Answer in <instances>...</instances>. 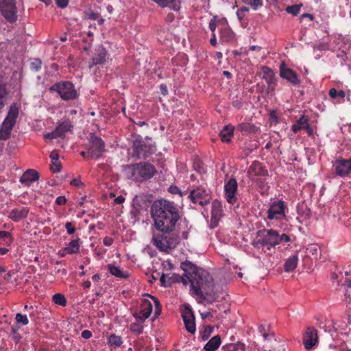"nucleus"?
I'll use <instances>...</instances> for the list:
<instances>
[{
  "mask_svg": "<svg viewBox=\"0 0 351 351\" xmlns=\"http://www.w3.org/2000/svg\"><path fill=\"white\" fill-rule=\"evenodd\" d=\"M151 214L155 227L163 232L173 231L180 219L178 209L175 204L165 199L155 201L151 208Z\"/></svg>",
  "mask_w": 351,
  "mask_h": 351,
  "instance_id": "f257e3e1",
  "label": "nucleus"
},
{
  "mask_svg": "<svg viewBox=\"0 0 351 351\" xmlns=\"http://www.w3.org/2000/svg\"><path fill=\"white\" fill-rule=\"evenodd\" d=\"M184 271L191 284L190 291L192 295L204 297L210 302L215 300L213 280L207 271L193 265L190 271L184 269Z\"/></svg>",
  "mask_w": 351,
  "mask_h": 351,
  "instance_id": "f03ea898",
  "label": "nucleus"
},
{
  "mask_svg": "<svg viewBox=\"0 0 351 351\" xmlns=\"http://www.w3.org/2000/svg\"><path fill=\"white\" fill-rule=\"evenodd\" d=\"M128 178L142 182L152 178L156 173L154 166L148 162H140L128 165L124 169Z\"/></svg>",
  "mask_w": 351,
  "mask_h": 351,
  "instance_id": "7ed1b4c3",
  "label": "nucleus"
},
{
  "mask_svg": "<svg viewBox=\"0 0 351 351\" xmlns=\"http://www.w3.org/2000/svg\"><path fill=\"white\" fill-rule=\"evenodd\" d=\"M290 240L289 237L286 234H280L276 230L269 229L265 230L262 233V237L258 243L261 244L263 249L270 250L281 243H287Z\"/></svg>",
  "mask_w": 351,
  "mask_h": 351,
  "instance_id": "20e7f679",
  "label": "nucleus"
},
{
  "mask_svg": "<svg viewBox=\"0 0 351 351\" xmlns=\"http://www.w3.org/2000/svg\"><path fill=\"white\" fill-rule=\"evenodd\" d=\"M20 107L17 104H12L9 108L8 112L0 125V139L7 140L9 138L11 132L16 122L19 114Z\"/></svg>",
  "mask_w": 351,
  "mask_h": 351,
  "instance_id": "39448f33",
  "label": "nucleus"
},
{
  "mask_svg": "<svg viewBox=\"0 0 351 351\" xmlns=\"http://www.w3.org/2000/svg\"><path fill=\"white\" fill-rule=\"evenodd\" d=\"M133 148L138 158H147L155 152L153 141L149 138L143 139L137 136L133 142Z\"/></svg>",
  "mask_w": 351,
  "mask_h": 351,
  "instance_id": "423d86ee",
  "label": "nucleus"
},
{
  "mask_svg": "<svg viewBox=\"0 0 351 351\" xmlns=\"http://www.w3.org/2000/svg\"><path fill=\"white\" fill-rule=\"evenodd\" d=\"M51 90L58 93L64 100L74 99L77 97V93L74 88L73 84L69 82H62L51 86Z\"/></svg>",
  "mask_w": 351,
  "mask_h": 351,
  "instance_id": "0eeeda50",
  "label": "nucleus"
},
{
  "mask_svg": "<svg viewBox=\"0 0 351 351\" xmlns=\"http://www.w3.org/2000/svg\"><path fill=\"white\" fill-rule=\"evenodd\" d=\"M152 242L159 250L162 252H168L173 249L177 244V240L173 237L160 234L154 235Z\"/></svg>",
  "mask_w": 351,
  "mask_h": 351,
  "instance_id": "6e6552de",
  "label": "nucleus"
},
{
  "mask_svg": "<svg viewBox=\"0 0 351 351\" xmlns=\"http://www.w3.org/2000/svg\"><path fill=\"white\" fill-rule=\"evenodd\" d=\"M0 11L11 23L17 20V11L14 0H0Z\"/></svg>",
  "mask_w": 351,
  "mask_h": 351,
  "instance_id": "1a4fd4ad",
  "label": "nucleus"
},
{
  "mask_svg": "<svg viewBox=\"0 0 351 351\" xmlns=\"http://www.w3.org/2000/svg\"><path fill=\"white\" fill-rule=\"evenodd\" d=\"M286 208L283 201L273 202L267 210V219L269 220H282L285 219Z\"/></svg>",
  "mask_w": 351,
  "mask_h": 351,
  "instance_id": "9d476101",
  "label": "nucleus"
},
{
  "mask_svg": "<svg viewBox=\"0 0 351 351\" xmlns=\"http://www.w3.org/2000/svg\"><path fill=\"white\" fill-rule=\"evenodd\" d=\"M89 143L90 145L88 149V154L90 155L91 158L97 159L105 151L104 143L101 138L93 134L90 136Z\"/></svg>",
  "mask_w": 351,
  "mask_h": 351,
  "instance_id": "9b49d317",
  "label": "nucleus"
},
{
  "mask_svg": "<svg viewBox=\"0 0 351 351\" xmlns=\"http://www.w3.org/2000/svg\"><path fill=\"white\" fill-rule=\"evenodd\" d=\"M193 204L204 206L209 202V193L203 187H197L191 191L189 196Z\"/></svg>",
  "mask_w": 351,
  "mask_h": 351,
  "instance_id": "f8f14e48",
  "label": "nucleus"
},
{
  "mask_svg": "<svg viewBox=\"0 0 351 351\" xmlns=\"http://www.w3.org/2000/svg\"><path fill=\"white\" fill-rule=\"evenodd\" d=\"M333 167L337 176L345 177L351 173V158L349 160H337L333 163Z\"/></svg>",
  "mask_w": 351,
  "mask_h": 351,
  "instance_id": "ddd939ff",
  "label": "nucleus"
},
{
  "mask_svg": "<svg viewBox=\"0 0 351 351\" xmlns=\"http://www.w3.org/2000/svg\"><path fill=\"white\" fill-rule=\"evenodd\" d=\"M153 311V304L149 299H143L139 312L135 314L137 321L144 322L151 315Z\"/></svg>",
  "mask_w": 351,
  "mask_h": 351,
  "instance_id": "4468645a",
  "label": "nucleus"
},
{
  "mask_svg": "<svg viewBox=\"0 0 351 351\" xmlns=\"http://www.w3.org/2000/svg\"><path fill=\"white\" fill-rule=\"evenodd\" d=\"M318 341L317 331L313 327H308L303 336V343L306 350H311Z\"/></svg>",
  "mask_w": 351,
  "mask_h": 351,
  "instance_id": "2eb2a0df",
  "label": "nucleus"
},
{
  "mask_svg": "<svg viewBox=\"0 0 351 351\" xmlns=\"http://www.w3.org/2000/svg\"><path fill=\"white\" fill-rule=\"evenodd\" d=\"M182 318L186 330L191 334H194L196 331L195 317L189 306H185L182 312Z\"/></svg>",
  "mask_w": 351,
  "mask_h": 351,
  "instance_id": "dca6fc26",
  "label": "nucleus"
},
{
  "mask_svg": "<svg viewBox=\"0 0 351 351\" xmlns=\"http://www.w3.org/2000/svg\"><path fill=\"white\" fill-rule=\"evenodd\" d=\"M29 213V208L25 206H19L11 209L8 217L14 222H19L25 219Z\"/></svg>",
  "mask_w": 351,
  "mask_h": 351,
  "instance_id": "f3484780",
  "label": "nucleus"
},
{
  "mask_svg": "<svg viewBox=\"0 0 351 351\" xmlns=\"http://www.w3.org/2000/svg\"><path fill=\"white\" fill-rule=\"evenodd\" d=\"M280 75L293 85H297L300 83L297 74L292 69L287 66L285 63H282L280 65Z\"/></svg>",
  "mask_w": 351,
  "mask_h": 351,
  "instance_id": "a211bd4d",
  "label": "nucleus"
},
{
  "mask_svg": "<svg viewBox=\"0 0 351 351\" xmlns=\"http://www.w3.org/2000/svg\"><path fill=\"white\" fill-rule=\"evenodd\" d=\"M225 195L226 200L233 204L236 201V193L237 191V182L235 179H230L225 184Z\"/></svg>",
  "mask_w": 351,
  "mask_h": 351,
  "instance_id": "6ab92c4d",
  "label": "nucleus"
},
{
  "mask_svg": "<svg viewBox=\"0 0 351 351\" xmlns=\"http://www.w3.org/2000/svg\"><path fill=\"white\" fill-rule=\"evenodd\" d=\"M80 239L77 238L71 240L68 245L60 250L59 254L61 256H65L68 254H77L80 247Z\"/></svg>",
  "mask_w": 351,
  "mask_h": 351,
  "instance_id": "aec40b11",
  "label": "nucleus"
},
{
  "mask_svg": "<svg viewBox=\"0 0 351 351\" xmlns=\"http://www.w3.org/2000/svg\"><path fill=\"white\" fill-rule=\"evenodd\" d=\"M223 215L222 204L221 202L215 200L212 203L211 223L216 226Z\"/></svg>",
  "mask_w": 351,
  "mask_h": 351,
  "instance_id": "412c9836",
  "label": "nucleus"
},
{
  "mask_svg": "<svg viewBox=\"0 0 351 351\" xmlns=\"http://www.w3.org/2000/svg\"><path fill=\"white\" fill-rule=\"evenodd\" d=\"M38 179V174L34 169L27 170L20 178V182L25 186H29L33 182Z\"/></svg>",
  "mask_w": 351,
  "mask_h": 351,
  "instance_id": "4be33fe9",
  "label": "nucleus"
},
{
  "mask_svg": "<svg viewBox=\"0 0 351 351\" xmlns=\"http://www.w3.org/2000/svg\"><path fill=\"white\" fill-rule=\"evenodd\" d=\"M107 267L108 271L112 276L121 279H126L129 278V273L119 266L114 264H109Z\"/></svg>",
  "mask_w": 351,
  "mask_h": 351,
  "instance_id": "5701e85b",
  "label": "nucleus"
},
{
  "mask_svg": "<svg viewBox=\"0 0 351 351\" xmlns=\"http://www.w3.org/2000/svg\"><path fill=\"white\" fill-rule=\"evenodd\" d=\"M266 173L267 171L257 161L253 162L248 170V175L251 179H254L256 176H265Z\"/></svg>",
  "mask_w": 351,
  "mask_h": 351,
  "instance_id": "b1692460",
  "label": "nucleus"
},
{
  "mask_svg": "<svg viewBox=\"0 0 351 351\" xmlns=\"http://www.w3.org/2000/svg\"><path fill=\"white\" fill-rule=\"evenodd\" d=\"M158 5L162 8L168 7L170 9L178 11L180 8V3L179 0H152Z\"/></svg>",
  "mask_w": 351,
  "mask_h": 351,
  "instance_id": "393cba45",
  "label": "nucleus"
},
{
  "mask_svg": "<svg viewBox=\"0 0 351 351\" xmlns=\"http://www.w3.org/2000/svg\"><path fill=\"white\" fill-rule=\"evenodd\" d=\"M106 51L102 46L98 47L95 50L94 56L93 57V64L104 63L106 60Z\"/></svg>",
  "mask_w": 351,
  "mask_h": 351,
  "instance_id": "a878e982",
  "label": "nucleus"
},
{
  "mask_svg": "<svg viewBox=\"0 0 351 351\" xmlns=\"http://www.w3.org/2000/svg\"><path fill=\"white\" fill-rule=\"evenodd\" d=\"M259 75L264 79L269 85H271L274 82V73L267 66L261 67Z\"/></svg>",
  "mask_w": 351,
  "mask_h": 351,
  "instance_id": "bb28decb",
  "label": "nucleus"
},
{
  "mask_svg": "<svg viewBox=\"0 0 351 351\" xmlns=\"http://www.w3.org/2000/svg\"><path fill=\"white\" fill-rule=\"evenodd\" d=\"M221 343V337L216 335L208 341L204 348L206 351H215L220 346Z\"/></svg>",
  "mask_w": 351,
  "mask_h": 351,
  "instance_id": "cd10ccee",
  "label": "nucleus"
},
{
  "mask_svg": "<svg viewBox=\"0 0 351 351\" xmlns=\"http://www.w3.org/2000/svg\"><path fill=\"white\" fill-rule=\"evenodd\" d=\"M72 124L69 121H65L59 124L56 128V132L58 137L64 136L66 132L71 130Z\"/></svg>",
  "mask_w": 351,
  "mask_h": 351,
  "instance_id": "c85d7f7f",
  "label": "nucleus"
},
{
  "mask_svg": "<svg viewBox=\"0 0 351 351\" xmlns=\"http://www.w3.org/2000/svg\"><path fill=\"white\" fill-rule=\"evenodd\" d=\"M298 257L295 254L289 257L285 263V271L290 272L295 269L298 265Z\"/></svg>",
  "mask_w": 351,
  "mask_h": 351,
  "instance_id": "c756f323",
  "label": "nucleus"
},
{
  "mask_svg": "<svg viewBox=\"0 0 351 351\" xmlns=\"http://www.w3.org/2000/svg\"><path fill=\"white\" fill-rule=\"evenodd\" d=\"M234 127L231 125H226L220 133L221 141L223 142H230L233 135Z\"/></svg>",
  "mask_w": 351,
  "mask_h": 351,
  "instance_id": "7c9ffc66",
  "label": "nucleus"
},
{
  "mask_svg": "<svg viewBox=\"0 0 351 351\" xmlns=\"http://www.w3.org/2000/svg\"><path fill=\"white\" fill-rule=\"evenodd\" d=\"M258 330L265 341H271L274 338V334L269 332V326L261 324L258 326Z\"/></svg>",
  "mask_w": 351,
  "mask_h": 351,
  "instance_id": "2f4dec72",
  "label": "nucleus"
},
{
  "mask_svg": "<svg viewBox=\"0 0 351 351\" xmlns=\"http://www.w3.org/2000/svg\"><path fill=\"white\" fill-rule=\"evenodd\" d=\"M220 36H221V39L223 42H229V41L232 40L234 38L232 32L227 26H225L224 27L221 29Z\"/></svg>",
  "mask_w": 351,
  "mask_h": 351,
  "instance_id": "473e14b6",
  "label": "nucleus"
},
{
  "mask_svg": "<svg viewBox=\"0 0 351 351\" xmlns=\"http://www.w3.org/2000/svg\"><path fill=\"white\" fill-rule=\"evenodd\" d=\"M237 129L245 134L254 133L257 130L254 125L247 123H243L239 124L237 126Z\"/></svg>",
  "mask_w": 351,
  "mask_h": 351,
  "instance_id": "72a5a7b5",
  "label": "nucleus"
},
{
  "mask_svg": "<svg viewBox=\"0 0 351 351\" xmlns=\"http://www.w3.org/2000/svg\"><path fill=\"white\" fill-rule=\"evenodd\" d=\"M308 119L302 116L295 123L292 125V130L294 133H296L299 130L302 129H304L305 127H307Z\"/></svg>",
  "mask_w": 351,
  "mask_h": 351,
  "instance_id": "f704fd0d",
  "label": "nucleus"
},
{
  "mask_svg": "<svg viewBox=\"0 0 351 351\" xmlns=\"http://www.w3.org/2000/svg\"><path fill=\"white\" fill-rule=\"evenodd\" d=\"M52 301L57 305L65 306L66 305V299L62 293H56L52 297Z\"/></svg>",
  "mask_w": 351,
  "mask_h": 351,
  "instance_id": "c9c22d12",
  "label": "nucleus"
},
{
  "mask_svg": "<svg viewBox=\"0 0 351 351\" xmlns=\"http://www.w3.org/2000/svg\"><path fill=\"white\" fill-rule=\"evenodd\" d=\"M12 243V238L8 232L0 231V244L10 245Z\"/></svg>",
  "mask_w": 351,
  "mask_h": 351,
  "instance_id": "e433bc0d",
  "label": "nucleus"
},
{
  "mask_svg": "<svg viewBox=\"0 0 351 351\" xmlns=\"http://www.w3.org/2000/svg\"><path fill=\"white\" fill-rule=\"evenodd\" d=\"M122 343L121 338L115 335H110L108 339V343L114 348L120 346Z\"/></svg>",
  "mask_w": 351,
  "mask_h": 351,
  "instance_id": "4c0bfd02",
  "label": "nucleus"
},
{
  "mask_svg": "<svg viewBox=\"0 0 351 351\" xmlns=\"http://www.w3.org/2000/svg\"><path fill=\"white\" fill-rule=\"evenodd\" d=\"M143 322H141L139 321H137V322L132 323L130 324V330L136 334L139 335L143 332V326L142 325Z\"/></svg>",
  "mask_w": 351,
  "mask_h": 351,
  "instance_id": "58836bf2",
  "label": "nucleus"
},
{
  "mask_svg": "<svg viewBox=\"0 0 351 351\" xmlns=\"http://www.w3.org/2000/svg\"><path fill=\"white\" fill-rule=\"evenodd\" d=\"M213 327L207 326L204 327L202 331H200V337L203 341H206L209 338L211 333L213 332Z\"/></svg>",
  "mask_w": 351,
  "mask_h": 351,
  "instance_id": "ea45409f",
  "label": "nucleus"
},
{
  "mask_svg": "<svg viewBox=\"0 0 351 351\" xmlns=\"http://www.w3.org/2000/svg\"><path fill=\"white\" fill-rule=\"evenodd\" d=\"M242 1L250 5L254 10H258L263 5V0H242Z\"/></svg>",
  "mask_w": 351,
  "mask_h": 351,
  "instance_id": "a19ab883",
  "label": "nucleus"
},
{
  "mask_svg": "<svg viewBox=\"0 0 351 351\" xmlns=\"http://www.w3.org/2000/svg\"><path fill=\"white\" fill-rule=\"evenodd\" d=\"M15 319L17 324L22 325V326H26L29 323L28 318L27 315H22L21 313H16Z\"/></svg>",
  "mask_w": 351,
  "mask_h": 351,
  "instance_id": "79ce46f5",
  "label": "nucleus"
},
{
  "mask_svg": "<svg viewBox=\"0 0 351 351\" xmlns=\"http://www.w3.org/2000/svg\"><path fill=\"white\" fill-rule=\"evenodd\" d=\"M345 287V295L351 300V279H347L345 284L343 285Z\"/></svg>",
  "mask_w": 351,
  "mask_h": 351,
  "instance_id": "37998d69",
  "label": "nucleus"
},
{
  "mask_svg": "<svg viewBox=\"0 0 351 351\" xmlns=\"http://www.w3.org/2000/svg\"><path fill=\"white\" fill-rule=\"evenodd\" d=\"M300 7L301 5H293L287 7L286 8V11L289 14H292L293 15H297L300 10Z\"/></svg>",
  "mask_w": 351,
  "mask_h": 351,
  "instance_id": "c03bdc74",
  "label": "nucleus"
},
{
  "mask_svg": "<svg viewBox=\"0 0 351 351\" xmlns=\"http://www.w3.org/2000/svg\"><path fill=\"white\" fill-rule=\"evenodd\" d=\"M147 297L149 298L151 300H153L154 304H155V316L157 317L160 313V302L159 301L154 297H152L149 295H147Z\"/></svg>",
  "mask_w": 351,
  "mask_h": 351,
  "instance_id": "a18cd8bd",
  "label": "nucleus"
},
{
  "mask_svg": "<svg viewBox=\"0 0 351 351\" xmlns=\"http://www.w3.org/2000/svg\"><path fill=\"white\" fill-rule=\"evenodd\" d=\"M51 169L54 173H58V172L60 171L61 164H60L59 160H56V161H54V160L51 161Z\"/></svg>",
  "mask_w": 351,
  "mask_h": 351,
  "instance_id": "49530a36",
  "label": "nucleus"
},
{
  "mask_svg": "<svg viewBox=\"0 0 351 351\" xmlns=\"http://www.w3.org/2000/svg\"><path fill=\"white\" fill-rule=\"evenodd\" d=\"M160 282L162 285L164 287H168L171 284L170 278L164 274H162V275L160 277Z\"/></svg>",
  "mask_w": 351,
  "mask_h": 351,
  "instance_id": "de8ad7c7",
  "label": "nucleus"
},
{
  "mask_svg": "<svg viewBox=\"0 0 351 351\" xmlns=\"http://www.w3.org/2000/svg\"><path fill=\"white\" fill-rule=\"evenodd\" d=\"M65 228L66 229L67 233L69 234H73L76 230L75 228L73 226L71 222H66L65 224Z\"/></svg>",
  "mask_w": 351,
  "mask_h": 351,
  "instance_id": "09e8293b",
  "label": "nucleus"
},
{
  "mask_svg": "<svg viewBox=\"0 0 351 351\" xmlns=\"http://www.w3.org/2000/svg\"><path fill=\"white\" fill-rule=\"evenodd\" d=\"M216 19H217V17L214 16L210 20V21L209 23V28L211 30V32H213V34H215L214 32H215V31L216 29V27H217Z\"/></svg>",
  "mask_w": 351,
  "mask_h": 351,
  "instance_id": "8fccbe9b",
  "label": "nucleus"
},
{
  "mask_svg": "<svg viewBox=\"0 0 351 351\" xmlns=\"http://www.w3.org/2000/svg\"><path fill=\"white\" fill-rule=\"evenodd\" d=\"M31 66L35 71H38L41 67V62L39 60H35L31 63Z\"/></svg>",
  "mask_w": 351,
  "mask_h": 351,
  "instance_id": "3c124183",
  "label": "nucleus"
},
{
  "mask_svg": "<svg viewBox=\"0 0 351 351\" xmlns=\"http://www.w3.org/2000/svg\"><path fill=\"white\" fill-rule=\"evenodd\" d=\"M103 243L106 246H111L114 243V239L110 237H106L103 239Z\"/></svg>",
  "mask_w": 351,
  "mask_h": 351,
  "instance_id": "603ef678",
  "label": "nucleus"
},
{
  "mask_svg": "<svg viewBox=\"0 0 351 351\" xmlns=\"http://www.w3.org/2000/svg\"><path fill=\"white\" fill-rule=\"evenodd\" d=\"M56 3L59 8H64L67 6L68 0H56Z\"/></svg>",
  "mask_w": 351,
  "mask_h": 351,
  "instance_id": "864d4df0",
  "label": "nucleus"
},
{
  "mask_svg": "<svg viewBox=\"0 0 351 351\" xmlns=\"http://www.w3.org/2000/svg\"><path fill=\"white\" fill-rule=\"evenodd\" d=\"M44 137L45 138H48V139H53V138H58V135L56 132V130L51 132H49V133H47L44 135Z\"/></svg>",
  "mask_w": 351,
  "mask_h": 351,
  "instance_id": "5fc2aeb1",
  "label": "nucleus"
},
{
  "mask_svg": "<svg viewBox=\"0 0 351 351\" xmlns=\"http://www.w3.org/2000/svg\"><path fill=\"white\" fill-rule=\"evenodd\" d=\"M66 202V199L64 196H59L56 199V203L58 205H64Z\"/></svg>",
  "mask_w": 351,
  "mask_h": 351,
  "instance_id": "6e6d98bb",
  "label": "nucleus"
},
{
  "mask_svg": "<svg viewBox=\"0 0 351 351\" xmlns=\"http://www.w3.org/2000/svg\"><path fill=\"white\" fill-rule=\"evenodd\" d=\"M92 336V332L88 330H84L82 332V337L85 339H88Z\"/></svg>",
  "mask_w": 351,
  "mask_h": 351,
  "instance_id": "4d7b16f0",
  "label": "nucleus"
},
{
  "mask_svg": "<svg viewBox=\"0 0 351 351\" xmlns=\"http://www.w3.org/2000/svg\"><path fill=\"white\" fill-rule=\"evenodd\" d=\"M50 158H51V161H53V160L56 161V160H59V154L56 150H53L51 152Z\"/></svg>",
  "mask_w": 351,
  "mask_h": 351,
  "instance_id": "13d9d810",
  "label": "nucleus"
},
{
  "mask_svg": "<svg viewBox=\"0 0 351 351\" xmlns=\"http://www.w3.org/2000/svg\"><path fill=\"white\" fill-rule=\"evenodd\" d=\"M329 95L331 98H336L337 97V91L335 88H331L329 90Z\"/></svg>",
  "mask_w": 351,
  "mask_h": 351,
  "instance_id": "bf43d9fd",
  "label": "nucleus"
},
{
  "mask_svg": "<svg viewBox=\"0 0 351 351\" xmlns=\"http://www.w3.org/2000/svg\"><path fill=\"white\" fill-rule=\"evenodd\" d=\"M125 200V198L122 195H119L115 199V202L118 204L123 203Z\"/></svg>",
  "mask_w": 351,
  "mask_h": 351,
  "instance_id": "052dcab7",
  "label": "nucleus"
},
{
  "mask_svg": "<svg viewBox=\"0 0 351 351\" xmlns=\"http://www.w3.org/2000/svg\"><path fill=\"white\" fill-rule=\"evenodd\" d=\"M210 43L213 46H215L217 45V38L215 34H213V37L210 38Z\"/></svg>",
  "mask_w": 351,
  "mask_h": 351,
  "instance_id": "680f3d73",
  "label": "nucleus"
},
{
  "mask_svg": "<svg viewBox=\"0 0 351 351\" xmlns=\"http://www.w3.org/2000/svg\"><path fill=\"white\" fill-rule=\"evenodd\" d=\"M81 184V182L77 179H73L71 181V184L73 186H78Z\"/></svg>",
  "mask_w": 351,
  "mask_h": 351,
  "instance_id": "e2e57ef3",
  "label": "nucleus"
},
{
  "mask_svg": "<svg viewBox=\"0 0 351 351\" xmlns=\"http://www.w3.org/2000/svg\"><path fill=\"white\" fill-rule=\"evenodd\" d=\"M160 90H161L162 93L163 95H167V87H166V86H165V85H164V84H161V85L160 86Z\"/></svg>",
  "mask_w": 351,
  "mask_h": 351,
  "instance_id": "0e129e2a",
  "label": "nucleus"
},
{
  "mask_svg": "<svg viewBox=\"0 0 351 351\" xmlns=\"http://www.w3.org/2000/svg\"><path fill=\"white\" fill-rule=\"evenodd\" d=\"M89 18L93 20H96L98 19V14L91 12L89 14Z\"/></svg>",
  "mask_w": 351,
  "mask_h": 351,
  "instance_id": "69168bd1",
  "label": "nucleus"
},
{
  "mask_svg": "<svg viewBox=\"0 0 351 351\" xmlns=\"http://www.w3.org/2000/svg\"><path fill=\"white\" fill-rule=\"evenodd\" d=\"M92 280L94 282H98L100 280V275L96 274L92 276Z\"/></svg>",
  "mask_w": 351,
  "mask_h": 351,
  "instance_id": "338daca9",
  "label": "nucleus"
},
{
  "mask_svg": "<svg viewBox=\"0 0 351 351\" xmlns=\"http://www.w3.org/2000/svg\"><path fill=\"white\" fill-rule=\"evenodd\" d=\"M310 252H311L312 254H316L317 252V248L315 246H313V247H311L310 249Z\"/></svg>",
  "mask_w": 351,
  "mask_h": 351,
  "instance_id": "774afa93",
  "label": "nucleus"
}]
</instances>
